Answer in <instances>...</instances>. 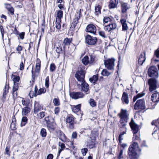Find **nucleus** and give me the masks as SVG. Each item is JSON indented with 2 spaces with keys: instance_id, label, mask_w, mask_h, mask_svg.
I'll list each match as a JSON object with an SVG mask.
<instances>
[{
  "instance_id": "393cba45",
  "label": "nucleus",
  "mask_w": 159,
  "mask_h": 159,
  "mask_svg": "<svg viewBox=\"0 0 159 159\" xmlns=\"http://www.w3.org/2000/svg\"><path fill=\"white\" fill-rule=\"evenodd\" d=\"M41 61L39 58H37L36 61L35 71L39 72L41 67Z\"/></svg>"
},
{
  "instance_id": "79ce46f5",
  "label": "nucleus",
  "mask_w": 159,
  "mask_h": 159,
  "mask_svg": "<svg viewBox=\"0 0 159 159\" xmlns=\"http://www.w3.org/2000/svg\"><path fill=\"white\" fill-rule=\"evenodd\" d=\"M101 74L104 76H108L110 75L111 73L107 69H103L102 71Z\"/></svg>"
},
{
  "instance_id": "603ef678",
  "label": "nucleus",
  "mask_w": 159,
  "mask_h": 159,
  "mask_svg": "<svg viewBox=\"0 0 159 159\" xmlns=\"http://www.w3.org/2000/svg\"><path fill=\"white\" fill-rule=\"evenodd\" d=\"M8 6L9 7H7V8L8 11L11 13V15L14 14V8L13 7H11L10 5H9Z\"/></svg>"
},
{
  "instance_id": "de8ad7c7",
  "label": "nucleus",
  "mask_w": 159,
  "mask_h": 159,
  "mask_svg": "<svg viewBox=\"0 0 159 159\" xmlns=\"http://www.w3.org/2000/svg\"><path fill=\"white\" fill-rule=\"evenodd\" d=\"M152 125H155L156 127L159 128V119L154 120L151 123Z\"/></svg>"
},
{
  "instance_id": "5701e85b",
  "label": "nucleus",
  "mask_w": 159,
  "mask_h": 159,
  "mask_svg": "<svg viewBox=\"0 0 159 159\" xmlns=\"http://www.w3.org/2000/svg\"><path fill=\"white\" fill-rule=\"evenodd\" d=\"M118 0H110L109 2V7L110 9L115 8L118 3Z\"/></svg>"
},
{
  "instance_id": "4be33fe9",
  "label": "nucleus",
  "mask_w": 159,
  "mask_h": 159,
  "mask_svg": "<svg viewBox=\"0 0 159 159\" xmlns=\"http://www.w3.org/2000/svg\"><path fill=\"white\" fill-rule=\"evenodd\" d=\"M129 148H130L133 149L134 151L140 152L141 151L139 148L138 143H137L134 142L129 147Z\"/></svg>"
},
{
  "instance_id": "f3484780",
  "label": "nucleus",
  "mask_w": 159,
  "mask_h": 159,
  "mask_svg": "<svg viewBox=\"0 0 159 159\" xmlns=\"http://www.w3.org/2000/svg\"><path fill=\"white\" fill-rule=\"evenodd\" d=\"M42 108L39 102L35 101L34 105V112L36 114Z\"/></svg>"
},
{
  "instance_id": "774afa93",
  "label": "nucleus",
  "mask_w": 159,
  "mask_h": 159,
  "mask_svg": "<svg viewBox=\"0 0 159 159\" xmlns=\"http://www.w3.org/2000/svg\"><path fill=\"white\" fill-rule=\"evenodd\" d=\"M25 33L24 32H21L19 34V35L20 39H23L24 38Z\"/></svg>"
},
{
  "instance_id": "ea45409f",
  "label": "nucleus",
  "mask_w": 159,
  "mask_h": 159,
  "mask_svg": "<svg viewBox=\"0 0 159 159\" xmlns=\"http://www.w3.org/2000/svg\"><path fill=\"white\" fill-rule=\"evenodd\" d=\"M61 20H59L56 19L55 24V27L58 30H60L61 27L60 22H61Z\"/></svg>"
},
{
  "instance_id": "c756f323",
  "label": "nucleus",
  "mask_w": 159,
  "mask_h": 159,
  "mask_svg": "<svg viewBox=\"0 0 159 159\" xmlns=\"http://www.w3.org/2000/svg\"><path fill=\"white\" fill-rule=\"evenodd\" d=\"M44 120L46 122V124L48 123H52L54 122V118L50 116L46 117L44 118Z\"/></svg>"
},
{
  "instance_id": "58836bf2",
  "label": "nucleus",
  "mask_w": 159,
  "mask_h": 159,
  "mask_svg": "<svg viewBox=\"0 0 159 159\" xmlns=\"http://www.w3.org/2000/svg\"><path fill=\"white\" fill-rule=\"evenodd\" d=\"M40 134L42 137H45L47 135L46 129L44 128L41 129L40 131Z\"/></svg>"
},
{
  "instance_id": "a211bd4d",
  "label": "nucleus",
  "mask_w": 159,
  "mask_h": 159,
  "mask_svg": "<svg viewBox=\"0 0 159 159\" xmlns=\"http://www.w3.org/2000/svg\"><path fill=\"white\" fill-rule=\"evenodd\" d=\"M122 125L123 124H120V125L121 130H122V129L123 130V131L120 133L119 136V140L120 143V141L123 139V138H122L123 135L125 134L126 132V128L125 127L126 125H125V126L124 127L123 126H122Z\"/></svg>"
},
{
  "instance_id": "37998d69",
  "label": "nucleus",
  "mask_w": 159,
  "mask_h": 159,
  "mask_svg": "<svg viewBox=\"0 0 159 159\" xmlns=\"http://www.w3.org/2000/svg\"><path fill=\"white\" fill-rule=\"evenodd\" d=\"M89 103L91 107H95L96 106V103L93 99H90Z\"/></svg>"
},
{
  "instance_id": "bf43d9fd",
  "label": "nucleus",
  "mask_w": 159,
  "mask_h": 159,
  "mask_svg": "<svg viewBox=\"0 0 159 159\" xmlns=\"http://www.w3.org/2000/svg\"><path fill=\"white\" fill-rule=\"evenodd\" d=\"M44 116V112L43 111L40 112L38 115V117L40 119L42 118Z\"/></svg>"
},
{
  "instance_id": "6e6d98bb",
  "label": "nucleus",
  "mask_w": 159,
  "mask_h": 159,
  "mask_svg": "<svg viewBox=\"0 0 159 159\" xmlns=\"http://www.w3.org/2000/svg\"><path fill=\"white\" fill-rule=\"evenodd\" d=\"M88 151V149L87 148H84L81 149V153L83 156H85Z\"/></svg>"
},
{
  "instance_id": "c9c22d12",
  "label": "nucleus",
  "mask_w": 159,
  "mask_h": 159,
  "mask_svg": "<svg viewBox=\"0 0 159 159\" xmlns=\"http://www.w3.org/2000/svg\"><path fill=\"white\" fill-rule=\"evenodd\" d=\"M55 124L54 122L52 123H48L47 124V127L49 130H54L55 129L54 125Z\"/></svg>"
},
{
  "instance_id": "49530a36",
  "label": "nucleus",
  "mask_w": 159,
  "mask_h": 159,
  "mask_svg": "<svg viewBox=\"0 0 159 159\" xmlns=\"http://www.w3.org/2000/svg\"><path fill=\"white\" fill-rule=\"evenodd\" d=\"M59 139L63 142L66 141V136L64 133H60V134Z\"/></svg>"
},
{
  "instance_id": "5fc2aeb1",
  "label": "nucleus",
  "mask_w": 159,
  "mask_h": 159,
  "mask_svg": "<svg viewBox=\"0 0 159 159\" xmlns=\"http://www.w3.org/2000/svg\"><path fill=\"white\" fill-rule=\"evenodd\" d=\"M95 57L93 55H91L90 56L89 64L92 63L95 60Z\"/></svg>"
},
{
  "instance_id": "13d9d810",
  "label": "nucleus",
  "mask_w": 159,
  "mask_h": 159,
  "mask_svg": "<svg viewBox=\"0 0 159 159\" xmlns=\"http://www.w3.org/2000/svg\"><path fill=\"white\" fill-rule=\"evenodd\" d=\"M61 148L59 149L58 152V156H59L61 152L65 148V144L63 143H61Z\"/></svg>"
},
{
  "instance_id": "20e7f679",
  "label": "nucleus",
  "mask_w": 159,
  "mask_h": 159,
  "mask_svg": "<svg viewBox=\"0 0 159 159\" xmlns=\"http://www.w3.org/2000/svg\"><path fill=\"white\" fill-rule=\"evenodd\" d=\"M74 118L73 116H67L66 119L67 127L70 129H73L74 128Z\"/></svg>"
},
{
  "instance_id": "aec40b11",
  "label": "nucleus",
  "mask_w": 159,
  "mask_h": 159,
  "mask_svg": "<svg viewBox=\"0 0 159 159\" xmlns=\"http://www.w3.org/2000/svg\"><path fill=\"white\" fill-rule=\"evenodd\" d=\"M151 98L153 102H157L159 101V93L155 91V93L152 95Z\"/></svg>"
},
{
  "instance_id": "c85d7f7f",
  "label": "nucleus",
  "mask_w": 159,
  "mask_h": 159,
  "mask_svg": "<svg viewBox=\"0 0 159 159\" xmlns=\"http://www.w3.org/2000/svg\"><path fill=\"white\" fill-rule=\"evenodd\" d=\"M55 48H56V51L57 53L60 54L62 52V48L61 44L59 43H56L55 44Z\"/></svg>"
},
{
  "instance_id": "f8f14e48",
  "label": "nucleus",
  "mask_w": 159,
  "mask_h": 159,
  "mask_svg": "<svg viewBox=\"0 0 159 159\" xmlns=\"http://www.w3.org/2000/svg\"><path fill=\"white\" fill-rule=\"evenodd\" d=\"M70 95L72 99H77L82 98L84 97V95L82 92H72L70 93Z\"/></svg>"
},
{
  "instance_id": "3c124183",
  "label": "nucleus",
  "mask_w": 159,
  "mask_h": 159,
  "mask_svg": "<svg viewBox=\"0 0 159 159\" xmlns=\"http://www.w3.org/2000/svg\"><path fill=\"white\" fill-rule=\"evenodd\" d=\"M21 102L23 105L27 107V106L29 104V103L30 102V101L29 100H25L23 98L21 100Z\"/></svg>"
},
{
  "instance_id": "1a4fd4ad",
  "label": "nucleus",
  "mask_w": 159,
  "mask_h": 159,
  "mask_svg": "<svg viewBox=\"0 0 159 159\" xmlns=\"http://www.w3.org/2000/svg\"><path fill=\"white\" fill-rule=\"evenodd\" d=\"M148 84L149 85V90L152 91L156 89L158 83L156 80L153 79H150L148 80Z\"/></svg>"
},
{
  "instance_id": "b1692460",
  "label": "nucleus",
  "mask_w": 159,
  "mask_h": 159,
  "mask_svg": "<svg viewBox=\"0 0 159 159\" xmlns=\"http://www.w3.org/2000/svg\"><path fill=\"white\" fill-rule=\"evenodd\" d=\"M121 100L123 103L126 104H128L129 102V100L127 93L125 92L123 93L122 96L121 98Z\"/></svg>"
},
{
  "instance_id": "69168bd1",
  "label": "nucleus",
  "mask_w": 159,
  "mask_h": 159,
  "mask_svg": "<svg viewBox=\"0 0 159 159\" xmlns=\"http://www.w3.org/2000/svg\"><path fill=\"white\" fill-rule=\"evenodd\" d=\"M0 30L1 31V34L2 35V36L3 38L4 36V29L2 25H1L0 26Z\"/></svg>"
},
{
  "instance_id": "6e6552de",
  "label": "nucleus",
  "mask_w": 159,
  "mask_h": 159,
  "mask_svg": "<svg viewBox=\"0 0 159 159\" xmlns=\"http://www.w3.org/2000/svg\"><path fill=\"white\" fill-rule=\"evenodd\" d=\"M135 110H144L145 108V101L143 99H141L137 101L134 106Z\"/></svg>"
},
{
  "instance_id": "7c9ffc66",
  "label": "nucleus",
  "mask_w": 159,
  "mask_h": 159,
  "mask_svg": "<svg viewBox=\"0 0 159 159\" xmlns=\"http://www.w3.org/2000/svg\"><path fill=\"white\" fill-rule=\"evenodd\" d=\"M9 89V84H6L4 87V91L3 93V98H6V96L8 92V89Z\"/></svg>"
},
{
  "instance_id": "2f4dec72",
  "label": "nucleus",
  "mask_w": 159,
  "mask_h": 159,
  "mask_svg": "<svg viewBox=\"0 0 159 159\" xmlns=\"http://www.w3.org/2000/svg\"><path fill=\"white\" fill-rule=\"evenodd\" d=\"M11 146L9 144H7L4 152V154L7 155L9 156H10L11 152L10 151Z\"/></svg>"
},
{
  "instance_id": "f03ea898",
  "label": "nucleus",
  "mask_w": 159,
  "mask_h": 159,
  "mask_svg": "<svg viewBox=\"0 0 159 159\" xmlns=\"http://www.w3.org/2000/svg\"><path fill=\"white\" fill-rule=\"evenodd\" d=\"M129 125L131 128L133 130V133L135 134L134 135V136L133 138V140H137L139 141L140 140L139 137L135 135V134L137 133L138 131V126L134 122L133 118L131 119V121L129 123Z\"/></svg>"
},
{
  "instance_id": "864d4df0",
  "label": "nucleus",
  "mask_w": 159,
  "mask_h": 159,
  "mask_svg": "<svg viewBox=\"0 0 159 159\" xmlns=\"http://www.w3.org/2000/svg\"><path fill=\"white\" fill-rule=\"evenodd\" d=\"M49 77L48 76L46 77L45 80V86L47 88H48L49 86Z\"/></svg>"
},
{
  "instance_id": "f257e3e1",
  "label": "nucleus",
  "mask_w": 159,
  "mask_h": 159,
  "mask_svg": "<svg viewBox=\"0 0 159 159\" xmlns=\"http://www.w3.org/2000/svg\"><path fill=\"white\" fill-rule=\"evenodd\" d=\"M119 115L120 117V124H123L122 126L124 127L125 125H126V123L127 122V120L129 119V115L127 113V110L121 109V112Z\"/></svg>"
},
{
  "instance_id": "8fccbe9b",
  "label": "nucleus",
  "mask_w": 159,
  "mask_h": 159,
  "mask_svg": "<svg viewBox=\"0 0 159 159\" xmlns=\"http://www.w3.org/2000/svg\"><path fill=\"white\" fill-rule=\"evenodd\" d=\"M56 66L54 63H52L50 65V70L51 72H53L56 69Z\"/></svg>"
},
{
  "instance_id": "7ed1b4c3",
  "label": "nucleus",
  "mask_w": 159,
  "mask_h": 159,
  "mask_svg": "<svg viewBox=\"0 0 159 159\" xmlns=\"http://www.w3.org/2000/svg\"><path fill=\"white\" fill-rule=\"evenodd\" d=\"M20 80L19 76L15 77L13 79L14 85L12 88V95L13 98L16 97L18 95L17 90L18 89V84L17 83Z\"/></svg>"
},
{
  "instance_id": "bb28decb",
  "label": "nucleus",
  "mask_w": 159,
  "mask_h": 159,
  "mask_svg": "<svg viewBox=\"0 0 159 159\" xmlns=\"http://www.w3.org/2000/svg\"><path fill=\"white\" fill-rule=\"evenodd\" d=\"M81 106L80 104L76 106H73L71 108L72 111L75 113L77 112L80 110Z\"/></svg>"
},
{
  "instance_id": "a19ab883",
  "label": "nucleus",
  "mask_w": 159,
  "mask_h": 159,
  "mask_svg": "<svg viewBox=\"0 0 159 159\" xmlns=\"http://www.w3.org/2000/svg\"><path fill=\"white\" fill-rule=\"evenodd\" d=\"M27 118L26 116L23 117L22 119L21 125L22 126H24L27 121Z\"/></svg>"
},
{
  "instance_id": "72a5a7b5",
  "label": "nucleus",
  "mask_w": 159,
  "mask_h": 159,
  "mask_svg": "<svg viewBox=\"0 0 159 159\" xmlns=\"http://www.w3.org/2000/svg\"><path fill=\"white\" fill-rule=\"evenodd\" d=\"M63 12L61 10H58L57 13V17L56 19L61 20V18L63 17Z\"/></svg>"
},
{
  "instance_id": "052dcab7",
  "label": "nucleus",
  "mask_w": 159,
  "mask_h": 159,
  "mask_svg": "<svg viewBox=\"0 0 159 159\" xmlns=\"http://www.w3.org/2000/svg\"><path fill=\"white\" fill-rule=\"evenodd\" d=\"M23 47L19 45L16 48L17 51H18V53L19 54L20 53V51L22 50Z\"/></svg>"
},
{
  "instance_id": "9d476101",
  "label": "nucleus",
  "mask_w": 159,
  "mask_h": 159,
  "mask_svg": "<svg viewBox=\"0 0 159 159\" xmlns=\"http://www.w3.org/2000/svg\"><path fill=\"white\" fill-rule=\"evenodd\" d=\"M127 15L124 14L121 17L120 22L122 25V29L123 31L127 30L128 27L126 23V20L127 19Z\"/></svg>"
},
{
  "instance_id": "680f3d73",
  "label": "nucleus",
  "mask_w": 159,
  "mask_h": 159,
  "mask_svg": "<svg viewBox=\"0 0 159 159\" xmlns=\"http://www.w3.org/2000/svg\"><path fill=\"white\" fill-rule=\"evenodd\" d=\"M77 134L76 132H73L72 133L71 137L73 139H76L77 137Z\"/></svg>"
},
{
  "instance_id": "39448f33",
  "label": "nucleus",
  "mask_w": 159,
  "mask_h": 159,
  "mask_svg": "<svg viewBox=\"0 0 159 159\" xmlns=\"http://www.w3.org/2000/svg\"><path fill=\"white\" fill-rule=\"evenodd\" d=\"M148 76L151 77L156 78L158 76L157 70L154 66H151L148 69Z\"/></svg>"
},
{
  "instance_id": "a18cd8bd",
  "label": "nucleus",
  "mask_w": 159,
  "mask_h": 159,
  "mask_svg": "<svg viewBox=\"0 0 159 159\" xmlns=\"http://www.w3.org/2000/svg\"><path fill=\"white\" fill-rule=\"evenodd\" d=\"M144 94L143 93H139L136 96H134L133 98L134 102H135L137 98L143 96Z\"/></svg>"
},
{
  "instance_id": "0e129e2a",
  "label": "nucleus",
  "mask_w": 159,
  "mask_h": 159,
  "mask_svg": "<svg viewBox=\"0 0 159 159\" xmlns=\"http://www.w3.org/2000/svg\"><path fill=\"white\" fill-rule=\"evenodd\" d=\"M60 111V108L59 107H56L54 110V112L55 114L56 115H58Z\"/></svg>"
},
{
  "instance_id": "338daca9",
  "label": "nucleus",
  "mask_w": 159,
  "mask_h": 159,
  "mask_svg": "<svg viewBox=\"0 0 159 159\" xmlns=\"http://www.w3.org/2000/svg\"><path fill=\"white\" fill-rule=\"evenodd\" d=\"M141 147H148V146L146 144V142L145 141H143L142 142L141 144Z\"/></svg>"
},
{
  "instance_id": "473e14b6",
  "label": "nucleus",
  "mask_w": 159,
  "mask_h": 159,
  "mask_svg": "<svg viewBox=\"0 0 159 159\" xmlns=\"http://www.w3.org/2000/svg\"><path fill=\"white\" fill-rule=\"evenodd\" d=\"M30 107H26L22 109V114L23 115H26L30 112Z\"/></svg>"
},
{
  "instance_id": "e2e57ef3",
  "label": "nucleus",
  "mask_w": 159,
  "mask_h": 159,
  "mask_svg": "<svg viewBox=\"0 0 159 159\" xmlns=\"http://www.w3.org/2000/svg\"><path fill=\"white\" fill-rule=\"evenodd\" d=\"M154 55L157 58H159V48L155 51Z\"/></svg>"
},
{
  "instance_id": "9b49d317",
  "label": "nucleus",
  "mask_w": 159,
  "mask_h": 159,
  "mask_svg": "<svg viewBox=\"0 0 159 159\" xmlns=\"http://www.w3.org/2000/svg\"><path fill=\"white\" fill-rule=\"evenodd\" d=\"M86 39L87 43L90 45L95 44L97 41L96 37H93L89 35L86 36Z\"/></svg>"
},
{
  "instance_id": "09e8293b",
  "label": "nucleus",
  "mask_w": 159,
  "mask_h": 159,
  "mask_svg": "<svg viewBox=\"0 0 159 159\" xmlns=\"http://www.w3.org/2000/svg\"><path fill=\"white\" fill-rule=\"evenodd\" d=\"M101 7L99 5H98L97 6L95 7V14L97 15H98L101 13Z\"/></svg>"
},
{
  "instance_id": "4468645a",
  "label": "nucleus",
  "mask_w": 159,
  "mask_h": 159,
  "mask_svg": "<svg viewBox=\"0 0 159 159\" xmlns=\"http://www.w3.org/2000/svg\"><path fill=\"white\" fill-rule=\"evenodd\" d=\"M129 157L130 159H136L138 156L136 153L137 151H134L130 148H129Z\"/></svg>"
},
{
  "instance_id": "a878e982",
  "label": "nucleus",
  "mask_w": 159,
  "mask_h": 159,
  "mask_svg": "<svg viewBox=\"0 0 159 159\" xmlns=\"http://www.w3.org/2000/svg\"><path fill=\"white\" fill-rule=\"evenodd\" d=\"M98 131L94 130H93L90 135V138L91 139L95 140L98 137Z\"/></svg>"
},
{
  "instance_id": "6ab92c4d",
  "label": "nucleus",
  "mask_w": 159,
  "mask_h": 159,
  "mask_svg": "<svg viewBox=\"0 0 159 159\" xmlns=\"http://www.w3.org/2000/svg\"><path fill=\"white\" fill-rule=\"evenodd\" d=\"M145 52H143L141 54L138 60L139 64L140 65H143L146 60Z\"/></svg>"
},
{
  "instance_id": "f704fd0d",
  "label": "nucleus",
  "mask_w": 159,
  "mask_h": 159,
  "mask_svg": "<svg viewBox=\"0 0 159 159\" xmlns=\"http://www.w3.org/2000/svg\"><path fill=\"white\" fill-rule=\"evenodd\" d=\"M82 62L85 65L89 64V57L87 56H85L82 59Z\"/></svg>"
},
{
  "instance_id": "cd10ccee",
  "label": "nucleus",
  "mask_w": 159,
  "mask_h": 159,
  "mask_svg": "<svg viewBox=\"0 0 159 159\" xmlns=\"http://www.w3.org/2000/svg\"><path fill=\"white\" fill-rule=\"evenodd\" d=\"M46 91V90L45 88H40L38 91L37 93L33 94V95H32V98H33V96L36 97L38 95H40L42 93H45Z\"/></svg>"
},
{
  "instance_id": "2eb2a0df",
  "label": "nucleus",
  "mask_w": 159,
  "mask_h": 159,
  "mask_svg": "<svg viewBox=\"0 0 159 159\" xmlns=\"http://www.w3.org/2000/svg\"><path fill=\"white\" fill-rule=\"evenodd\" d=\"M80 82L81 83V86L82 90L84 92H86V94L89 93V92L88 93L89 89V86L88 84L84 80Z\"/></svg>"
},
{
  "instance_id": "ddd939ff",
  "label": "nucleus",
  "mask_w": 159,
  "mask_h": 159,
  "mask_svg": "<svg viewBox=\"0 0 159 159\" xmlns=\"http://www.w3.org/2000/svg\"><path fill=\"white\" fill-rule=\"evenodd\" d=\"M86 31L93 34H95L97 29L96 26L93 24L88 25L86 27Z\"/></svg>"
},
{
  "instance_id": "c03bdc74",
  "label": "nucleus",
  "mask_w": 159,
  "mask_h": 159,
  "mask_svg": "<svg viewBox=\"0 0 159 159\" xmlns=\"http://www.w3.org/2000/svg\"><path fill=\"white\" fill-rule=\"evenodd\" d=\"M53 102L55 106H58L60 105L59 100L58 98H54Z\"/></svg>"
},
{
  "instance_id": "423d86ee",
  "label": "nucleus",
  "mask_w": 159,
  "mask_h": 159,
  "mask_svg": "<svg viewBox=\"0 0 159 159\" xmlns=\"http://www.w3.org/2000/svg\"><path fill=\"white\" fill-rule=\"evenodd\" d=\"M80 67L79 68V70L76 72L75 74V77L79 82L84 81L85 77V73L84 70L82 69V68L80 70Z\"/></svg>"
},
{
  "instance_id": "0eeeda50",
  "label": "nucleus",
  "mask_w": 159,
  "mask_h": 159,
  "mask_svg": "<svg viewBox=\"0 0 159 159\" xmlns=\"http://www.w3.org/2000/svg\"><path fill=\"white\" fill-rule=\"evenodd\" d=\"M115 60L114 58L108 59L104 61L105 66L109 70H113L115 66Z\"/></svg>"
},
{
  "instance_id": "dca6fc26",
  "label": "nucleus",
  "mask_w": 159,
  "mask_h": 159,
  "mask_svg": "<svg viewBox=\"0 0 159 159\" xmlns=\"http://www.w3.org/2000/svg\"><path fill=\"white\" fill-rule=\"evenodd\" d=\"M117 25L115 23H111L105 26L104 27L105 30L110 31L111 30H113L116 29Z\"/></svg>"
},
{
  "instance_id": "e433bc0d",
  "label": "nucleus",
  "mask_w": 159,
  "mask_h": 159,
  "mask_svg": "<svg viewBox=\"0 0 159 159\" xmlns=\"http://www.w3.org/2000/svg\"><path fill=\"white\" fill-rule=\"evenodd\" d=\"M98 79V75H94L92 77L89 79V80L91 83H95L97 81Z\"/></svg>"
},
{
  "instance_id": "412c9836",
  "label": "nucleus",
  "mask_w": 159,
  "mask_h": 159,
  "mask_svg": "<svg viewBox=\"0 0 159 159\" xmlns=\"http://www.w3.org/2000/svg\"><path fill=\"white\" fill-rule=\"evenodd\" d=\"M121 10L122 13H125L127 10L130 8V5L126 3H123L121 4Z\"/></svg>"
},
{
  "instance_id": "4c0bfd02",
  "label": "nucleus",
  "mask_w": 159,
  "mask_h": 159,
  "mask_svg": "<svg viewBox=\"0 0 159 159\" xmlns=\"http://www.w3.org/2000/svg\"><path fill=\"white\" fill-rule=\"evenodd\" d=\"M71 42V40L70 39L68 38H65L63 42V44L64 46L69 45Z\"/></svg>"
},
{
  "instance_id": "4d7b16f0",
  "label": "nucleus",
  "mask_w": 159,
  "mask_h": 159,
  "mask_svg": "<svg viewBox=\"0 0 159 159\" xmlns=\"http://www.w3.org/2000/svg\"><path fill=\"white\" fill-rule=\"evenodd\" d=\"M103 20L105 23H107L109 22H110L111 20V19L109 17H105L104 18Z\"/></svg>"
}]
</instances>
